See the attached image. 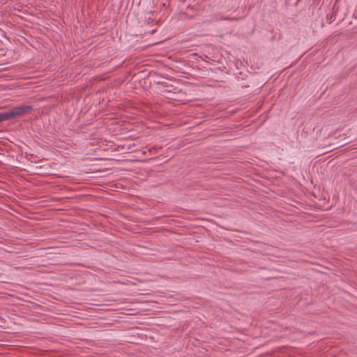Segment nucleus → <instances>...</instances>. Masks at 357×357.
<instances>
[{
	"label": "nucleus",
	"mask_w": 357,
	"mask_h": 357,
	"mask_svg": "<svg viewBox=\"0 0 357 357\" xmlns=\"http://www.w3.org/2000/svg\"><path fill=\"white\" fill-rule=\"evenodd\" d=\"M32 107L30 105H20L14 107L9 111L10 116L11 119L20 117L26 113H29L31 110Z\"/></svg>",
	"instance_id": "obj_1"
},
{
	"label": "nucleus",
	"mask_w": 357,
	"mask_h": 357,
	"mask_svg": "<svg viewBox=\"0 0 357 357\" xmlns=\"http://www.w3.org/2000/svg\"><path fill=\"white\" fill-rule=\"evenodd\" d=\"M9 119H11L9 111L4 113H0V122L7 121Z\"/></svg>",
	"instance_id": "obj_2"
}]
</instances>
